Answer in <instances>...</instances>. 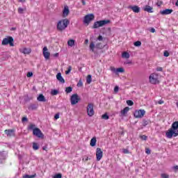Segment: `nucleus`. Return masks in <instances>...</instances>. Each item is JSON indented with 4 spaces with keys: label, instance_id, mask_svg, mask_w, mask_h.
Instances as JSON below:
<instances>
[{
    "label": "nucleus",
    "instance_id": "1",
    "mask_svg": "<svg viewBox=\"0 0 178 178\" xmlns=\"http://www.w3.org/2000/svg\"><path fill=\"white\" fill-rule=\"evenodd\" d=\"M167 138H172L178 136V121H175L172 124L171 128L165 133Z\"/></svg>",
    "mask_w": 178,
    "mask_h": 178
},
{
    "label": "nucleus",
    "instance_id": "2",
    "mask_svg": "<svg viewBox=\"0 0 178 178\" xmlns=\"http://www.w3.org/2000/svg\"><path fill=\"white\" fill-rule=\"evenodd\" d=\"M70 24V21H69L67 19L58 21L56 26L58 31H64V30H66Z\"/></svg>",
    "mask_w": 178,
    "mask_h": 178
},
{
    "label": "nucleus",
    "instance_id": "3",
    "mask_svg": "<svg viewBox=\"0 0 178 178\" xmlns=\"http://www.w3.org/2000/svg\"><path fill=\"white\" fill-rule=\"evenodd\" d=\"M109 23H111V20L109 19L97 21L94 23L92 29H98L99 27L105 26L106 24H109Z\"/></svg>",
    "mask_w": 178,
    "mask_h": 178
},
{
    "label": "nucleus",
    "instance_id": "4",
    "mask_svg": "<svg viewBox=\"0 0 178 178\" xmlns=\"http://www.w3.org/2000/svg\"><path fill=\"white\" fill-rule=\"evenodd\" d=\"M13 38L12 36H8L3 40L1 44L2 45H8L9 44L10 47H14L15 44H13Z\"/></svg>",
    "mask_w": 178,
    "mask_h": 178
},
{
    "label": "nucleus",
    "instance_id": "5",
    "mask_svg": "<svg viewBox=\"0 0 178 178\" xmlns=\"http://www.w3.org/2000/svg\"><path fill=\"white\" fill-rule=\"evenodd\" d=\"M86 111H87L88 115L90 118L94 116V114L95 113V112L94 111V104L92 103H89L88 104Z\"/></svg>",
    "mask_w": 178,
    "mask_h": 178
},
{
    "label": "nucleus",
    "instance_id": "6",
    "mask_svg": "<svg viewBox=\"0 0 178 178\" xmlns=\"http://www.w3.org/2000/svg\"><path fill=\"white\" fill-rule=\"evenodd\" d=\"M144 115H145V110L143 109L136 110L134 113V118L136 119H141L142 118H144Z\"/></svg>",
    "mask_w": 178,
    "mask_h": 178
},
{
    "label": "nucleus",
    "instance_id": "7",
    "mask_svg": "<svg viewBox=\"0 0 178 178\" xmlns=\"http://www.w3.org/2000/svg\"><path fill=\"white\" fill-rule=\"evenodd\" d=\"M95 18L94 14H88L86 15L83 18L84 24H90V22H92V19Z\"/></svg>",
    "mask_w": 178,
    "mask_h": 178
},
{
    "label": "nucleus",
    "instance_id": "8",
    "mask_svg": "<svg viewBox=\"0 0 178 178\" xmlns=\"http://www.w3.org/2000/svg\"><path fill=\"white\" fill-rule=\"evenodd\" d=\"M79 101H80V97H79V95L74 94L71 96V98H70L71 105H76V104L79 103Z\"/></svg>",
    "mask_w": 178,
    "mask_h": 178
},
{
    "label": "nucleus",
    "instance_id": "9",
    "mask_svg": "<svg viewBox=\"0 0 178 178\" xmlns=\"http://www.w3.org/2000/svg\"><path fill=\"white\" fill-rule=\"evenodd\" d=\"M149 80L152 84H156L158 83V74H152L149 77Z\"/></svg>",
    "mask_w": 178,
    "mask_h": 178
},
{
    "label": "nucleus",
    "instance_id": "10",
    "mask_svg": "<svg viewBox=\"0 0 178 178\" xmlns=\"http://www.w3.org/2000/svg\"><path fill=\"white\" fill-rule=\"evenodd\" d=\"M102 156H104V152H102V149L101 148L97 147L96 149V159L97 161H101L102 159Z\"/></svg>",
    "mask_w": 178,
    "mask_h": 178
},
{
    "label": "nucleus",
    "instance_id": "11",
    "mask_svg": "<svg viewBox=\"0 0 178 178\" xmlns=\"http://www.w3.org/2000/svg\"><path fill=\"white\" fill-rule=\"evenodd\" d=\"M33 136H35L38 138H42V137H44V134L39 128L33 129Z\"/></svg>",
    "mask_w": 178,
    "mask_h": 178
},
{
    "label": "nucleus",
    "instance_id": "12",
    "mask_svg": "<svg viewBox=\"0 0 178 178\" xmlns=\"http://www.w3.org/2000/svg\"><path fill=\"white\" fill-rule=\"evenodd\" d=\"M42 54L44 57V59H49V56H51V53L48 51V47H44L42 50Z\"/></svg>",
    "mask_w": 178,
    "mask_h": 178
},
{
    "label": "nucleus",
    "instance_id": "13",
    "mask_svg": "<svg viewBox=\"0 0 178 178\" xmlns=\"http://www.w3.org/2000/svg\"><path fill=\"white\" fill-rule=\"evenodd\" d=\"M173 13V10L166 8L163 10H160L159 13L160 15H171Z\"/></svg>",
    "mask_w": 178,
    "mask_h": 178
},
{
    "label": "nucleus",
    "instance_id": "14",
    "mask_svg": "<svg viewBox=\"0 0 178 178\" xmlns=\"http://www.w3.org/2000/svg\"><path fill=\"white\" fill-rule=\"evenodd\" d=\"M70 13V10H69V7L67 6H65L64 9L63 10V17H67Z\"/></svg>",
    "mask_w": 178,
    "mask_h": 178
},
{
    "label": "nucleus",
    "instance_id": "15",
    "mask_svg": "<svg viewBox=\"0 0 178 178\" xmlns=\"http://www.w3.org/2000/svg\"><path fill=\"white\" fill-rule=\"evenodd\" d=\"M4 131L7 137H13L15 136V131L13 129H6Z\"/></svg>",
    "mask_w": 178,
    "mask_h": 178
},
{
    "label": "nucleus",
    "instance_id": "16",
    "mask_svg": "<svg viewBox=\"0 0 178 178\" xmlns=\"http://www.w3.org/2000/svg\"><path fill=\"white\" fill-rule=\"evenodd\" d=\"M56 79L60 83H61V84H65V79H63V76H62V74L60 72H58L56 74Z\"/></svg>",
    "mask_w": 178,
    "mask_h": 178
},
{
    "label": "nucleus",
    "instance_id": "17",
    "mask_svg": "<svg viewBox=\"0 0 178 178\" xmlns=\"http://www.w3.org/2000/svg\"><path fill=\"white\" fill-rule=\"evenodd\" d=\"M129 9H131L134 13H140V7L137 6H130Z\"/></svg>",
    "mask_w": 178,
    "mask_h": 178
},
{
    "label": "nucleus",
    "instance_id": "18",
    "mask_svg": "<svg viewBox=\"0 0 178 178\" xmlns=\"http://www.w3.org/2000/svg\"><path fill=\"white\" fill-rule=\"evenodd\" d=\"M37 99L39 102H47V99H45V97L42 94L39 95Z\"/></svg>",
    "mask_w": 178,
    "mask_h": 178
},
{
    "label": "nucleus",
    "instance_id": "19",
    "mask_svg": "<svg viewBox=\"0 0 178 178\" xmlns=\"http://www.w3.org/2000/svg\"><path fill=\"white\" fill-rule=\"evenodd\" d=\"M5 159H6V154L1 152H0V163H3L5 162Z\"/></svg>",
    "mask_w": 178,
    "mask_h": 178
},
{
    "label": "nucleus",
    "instance_id": "20",
    "mask_svg": "<svg viewBox=\"0 0 178 178\" xmlns=\"http://www.w3.org/2000/svg\"><path fill=\"white\" fill-rule=\"evenodd\" d=\"M152 7L147 5L143 8V10H145V12H148V13H152L154 11L152 10Z\"/></svg>",
    "mask_w": 178,
    "mask_h": 178
},
{
    "label": "nucleus",
    "instance_id": "21",
    "mask_svg": "<svg viewBox=\"0 0 178 178\" xmlns=\"http://www.w3.org/2000/svg\"><path fill=\"white\" fill-rule=\"evenodd\" d=\"M130 111L129 107H125L123 110L120 111L121 116H126L127 112Z\"/></svg>",
    "mask_w": 178,
    "mask_h": 178
},
{
    "label": "nucleus",
    "instance_id": "22",
    "mask_svg": "<svg viewBox=\"0 0 178 178\" xmlns=\"http://www.w3.org/2000/svg\"><path fill=\"white\" fill-rule=\"evenodd\" d=\"M112 72H114V73H123L124 72V69L123 67H120V68H113Z\"/></svg>",
    "mask_w": 178,
    "mask_h": 178
},
{
    "label": "nucleus",
    "instance_id": "23",
    "mask_svg": "<svg viewBox=\"0 0 178 178\" xmlns=\"http://www.w3.org/2000/svg\"><path fill=\"white\" fill-rule=\"evenodd\" d=\"M21 52H22V54H29L31 53V49L24 48V49H22L21 50Z\"/></svg>",
    "mask_w": 178,
    "mask_h": 178
},
{
    "label": "nucleus",
    "instance_id": "24",
    "mask_svg": "<svg viewBox=\"0 0 178 178\" xmlns=\"http://www.w3.org/2000/svg\"><path fill=\"white\" fill-rule=\"evenodd\" d=\"M96 144H97V138H92L90 140V146L95 147Z\"/></svg>",
    "mask_w": 178,
    "mask_h": 178
},
{
    "label": "nucleus",
    "instance_id": "25",
    "mask_svg": "<svg viewBox=\"0 0 178 178\" xmlns=\"http://www.w3.org/2000/svg\"><path fill=\"white\" fill-rule=\"evenodd\" d=\"M32 147H33V149H34V151H37L38 149H40V146H38V143H33Z\"/></svg>",
    "mask_w": 178,
    "mask_h": 178
},
{
    "label": "nucleus",
    "instance_id": "26",
    "mask_svg": "<svg viewBox=\"0 0 178 178\" xmlns=\"http://www.w3.org/2000/svg\"><path fill=\"white\" fill-rule=\"evenodd\" d=\"M35 129L37 128L35 127V124H31L29 126H28V130H33V131H34Z\"/></svg>",
    "mask_w": 178,
    "mask_h": 178
},
{
    "label": "nucleus",
    "instance_id": "27",
    "mask_svg": "<svg viewBox=\"0 0 178 178\" xmlns=\"http://www.w3.org/2000/svg\"><path fill=\"white\" fill-rule=\"evenodd\" d=\"M37 177V174H34L32 175H25L23 176V178H35Z\"/></svg>",
    "mask_w": 178,
    "mask_h": 178
},
{
    "label": "nucleus",
    "instance_id": "28",
    "mask_svg": "<svg viewBox=\"0 0 178 178\" xmlns=\"http://www.w3.org/2000/svg\"><path fill=\"white\" fill-rule=\"evenodd\" d=\"M148 124H149V120L144 119L143 120V126H144V127H145V126H148Z\"/></svg>",
    "mask_w": 178,
    "mask_h": 178
},
{
    "label": "nucleus",
    "instance_id": "29",
    "mask_svg": "<svg viewBox=\"0 0 178 178\" xmlns=\"http://www.w3.org/2000/svg\"><path fill=\"white\" fill-rule=\"evenodd\" d=\"M91 81H92V76L89 74L87 76L86 82L88 83V84H91Z\"/></svg>",
    "mask_w": 178,
    "mask_h": 178
},
{
    "label": "nucleus",
    "instance_id": "30",
    "mask_svg": "<svg viewBox=\"0 0 178 178\" xmlns=\"http://www.w3.org/2000/svg\"><path fill=\"white\" fill-rule=\"evenodd\" d=\"M67 45H69V47H73L74 45V40H68Z\"/></svg>",
    "mask_w": 178,
    "mask_h": 178
},
{
    "label": "nucleus",
    "instance_id": "31",
    "mask_svg": "<svg viewBox=\"0 0 178 178\" xmlns=\"http://www.w3.org/2000/svg\"><path fill=\"white\" fill-rule=\"evenodd\" d=\"M72 91H73V88L70 86L67 87L65 88V92H67V94H69V93L72 92Z\"/></svg>",
    "mask_w": 178,
    "mask_h": 178
},
{
    "label": "nucleus",
    "instance_id": "32",
    "mask_svg": "<svg viewBox=\"0 0 178 178\" xmlns=\"http://www.w3.org/2000/svg\"><path fill=\"white\" fill-rule=\"evenodd\" d=\"M122 58H126V59H129L130 58V54L127 52L122 53Z\"/></svg>",
    "mask_w": 178,
    "mask_h": 178
},
{
    "label": "nucleus",
    "instance_id": "33",
    "mask_svg": "<svg viewBox=\"0 0 178 178\" xmlns=\"http://www.w3.org/2000/svg\"><path fill=\"white\" fill-rule=\"evenodd\" d=\"M95 48V44H94V42H91L90 44V51H92V52H94V49Z\"/></svg>",
    "mask_w": 178,
    "mask_h": 178
},
{
    "label": "nucleus",
    "instance_id": "34",
    "mask_svg": "<svg viewBox=\"0 0 178 178\" xmlns=\"http://www.w3.org/2000/svg\"><path fill=\"white\" fill-rule=\"evenodd\" d=\"M51 94L52 95H58V94H59V91L58 90H52L51 91Z\"/></svg>",
    "mask_w": 178,
    "mask_h": 178
},
{
    "label": "nucleus",
    "instance_id": "35",
    "mask_svg": "<svg viewBox=\"0 0 178 178\" xmlns=\"http://www.w3.org/2000/svg\"><path fill=\"white\" fill-rule=\"evenodd\" d=\"M102 119H104V120H108V119H109V115H108L107 113H105L102 116Z\"/></svg>",
    "mask_w": 178,
    "mask_h": 178
},
{
    "label": "nucleus",
    "instance_id": "36",
    "mask_svg": "<svg viewBox=\"0 0 178 178\" xmlns=\"http://www.w3.org/2000/svg\"><path fill=\"white\" fill-rule=\"evenodd\" d=\"M127 104L129 105V106H133V105H134V103L131 100H127Z\"/></svg>",
    "mask_w": 178,
    "mask_h": 178
},
{
    "label": "nucleus",
    "instance_id": "37",
    "mask_svg": "<svg viewBox=\"0 0 178 178\" xmlns=\"http://www.w3.org/2000/svg\"><path fill=\"white\" fill-rule=\"evenodd\" d=\"M23 12H24V9H23L22 8L19 7L18 8V13H19V15H23Z\"/></svg>",
    "mask_w": 178,
    "mask_h": 178
},
{
    "label": "nucleus",
    "instance_id": "38",
    "mask_svg": "<svg viewBox=\"0 0 178 178\" xmlns=\"http://www.w3.org/2000/svg\"><path fill=\"white\" fill-rule=\"evenodd\" d=\"M72 72V67L70 65L67 68V70L65 71V74H69Z\"/></svg>",
    "mask_w": 178,
    "mask_h": 178
},
{
    "label": "nucleus",
    "instance_id": "39",
    "mask_svg": "<svg viewBox=\"0 0 178 178\" xmlns=\"http://www.w3.org/2000/svg\"><path fill=\"white\" fill-rule=\"evenodd\" d=\"M134 44L135 45V47H140L141 46V42H140V41H136Z\"/></svg>",
    "mask_w": 178,
    "mask_h": 178
},
{
    "label": "nucleus",
    "instance_id": "40",
    "mask_svg": "<svg viewBox=\"0 0 178 178\" xmlns=\"http://www.w3.org/2000/svg\"><path fill=\"white\" fill-rule=\"evenodd\" d=\"M162 178H169V175L168 174L163 173L161 174Z\"/></svg>",
    "mask_w": 178,
    "mask_h": 178
},
{
    "label": "nucleus",
    "instance_id": "41",
    "mask_svg": "<svg viewBox=\"0 0 178 178\" xmlns=\"http://www.w3.org/2000/svg\"><path fill=\"white\" fill-rule=\"evenodd\" d=\"M77 87H83V82L81 80H79V81L77 83Z\"/></svg>",
    "mask_w": 178,
    "mask_h": 178
},
{
    "label": "nucleus",
    "instance_id": "42",
    "mask_svg": "<svg viewBox=\"0 0 178 178\" xmlns=\"http://www.w3.org/2000/svg\"><path fill=\"white\" fill-rule=\"evenodd\" d=\"M30 108L32 109V111H34V110L37 109V106H35V105L33 104V105H31Z\"/></svg>",
    "mask_w": 178,
    "mask_h": 178
},
{
    "label": "nucleus",
    "instance_id": "43",
    "mask_svg": "<svg viewBox=\"0 0 178 178\" xmlns=\"http://www.w3.org/2000/svg\"><path fill=\"white\" fill-rule=\"evenodd\" d=\"M54 178H62V174H57L54 175Z\"/></svg>",
    "mask_w": 178,
    "mask_h": 178
},
{
    "label": "nucleus",
    "instance_id": "44",
    "mask_svg": "<svg viewBox=\"0 0 178 178\" xmlns=\"http://www.w3.org/2000/svg\"><path fill=\"white\" fill-rule=\"evenodd\" d=\"M26 76L27 77H33V72H28L26 74Z\"/></svg>",
    "mask_w": 178,
    "mask_h": 178
},
{
    "label": "nucleus",
    "instance_id": "45",
    "mask_svg": "<svg viewBox=\"0 0 178 178\" xmlns=\"http://www.w3.org/2000/svg\"><path fill=\"white\" fill-rule=\"evenodd\" d=\"M145 152L146 154H147V155H149V154H151V149H149V148H146Z\"/></svg>",
    "mask_w": 178,
    "mask_h": 178
},
{
    "label": "nucleus",
    "instance_id": "46",
    "mask_svg": "<svg viewBox=\"0 0 178 178\" xmlns=\"http://www.w3.org/2000/svg\"><path fill=\"white\" fill-rule=\"evenodd\" d=\"M163 55H164V56L168 58V56H169V52L168 51H165L163 53Z\"/></svg>",
    "mask_w": 178,
    "mask_h": 178
},
{
    "label": "nucleus",
    "instance_id": "47",
    "mask_svg": "<svg viewBox=\"0 0 178 178\" xmlns=\"http://www.w3.org/2000/svg\"><path fill=\"white\" fill-rule=\"evenodd\" d=\"M114 92H119V86H115L114 88Z\"/></svg>",
    "mask_w": 178,
    "mask_h": 178
},
{
    "label": "nucleus",
    "instance_id": "48",
    "mask_svg": "<svg viewBox=\"0 0 178 178\" xmlns=\"http://www.w3.org/2000/svg\"><path fill=\"white\" fill-rule=\"evenodd\" d=\"M140 138H141L142 140H144L145 141V140H147V136L143 135V136H140Z\"/></svg>",
    "mask_w": 178,
    "mask_h": 178
},
{
    "label": "nucleus",
    "instance_id": "49",
    "mask_svg": "<svg viewBox=\"0 0 178 178\" xmlns=\"http://www.w3.org/2000/svg\"><path fill=\"white\" fill-rule=\"evenodd\" d=\"M54 119H56V120H58V119H59V113H56V114L54 115Z\"/></svg>",
    "mask_w": 178,
    "mask_h": 178
},
{
    "label": "nucleus",
    "instance_id": "50",
    "mask_svg": "<svg viewBox=\"0 0 178 178\" xmlns=\"http://www.w3.org/2000/svg\"><path fill=\"white\" fill-rule=\"evenodd\" d=\"M163 100H159L156 102V104H159V105H162V104H163Z\"/></svg>",
    "mask_w": 178,
    "mask_h": 178
},
{
    "label": "nucleus",
    "instance_id": "51",
    "mask_svg": "<svg viewBox=\"0 0 178 178\" xmlns=\"http://www.w3.org/2000/svg\"><path fill=\"white\" fill-rule=\"evenodd\" d=\"M123 154H129V149H123Z\"/></svg>",
    "mask_w": 178,
    "mask_h": 178
},
{
    "label": "nucleus",
    "instance_id": "52",
    "mask_svg": "<svg viewBox=\"0 0 178 178\" xmlns=\"http://www.w3.org/2000/svg\"><path fill=\"white\" fill-rule=\"evenodd\" d=\"M156 70H157V72H162L163 68H162L161 67H158L156 68Z\"/></svg>",
    "mask_w": 178,
    "mask_h": 178
},
{
    "label": "nucleus",
    "instance_id": "53",
    "mask_svg": "<svg viewBox=\"0 0 178 178\" xmlns=\"http://www.w3.org/2000/svg\"><path fill=\"white\" fill-rule=\"evenodd\" d=\"M22 122H27L29 120V119H27L26 117H24V118H22Z\"/></svg>",
    "mask_w": 178,
    "mask_h": 178
},
{
    "label": "nucleus",
    "instance_id": "54",
    "mask_svg": "<svg viewBox=\"0 0 178 178\" xmlns=\"http://www.w3.org/2000/svg\"><path fill=\"white\" fill-rule=\"evenodd\" d=\"M97 40H98L99 41H102V40H103L102 35H99Z\"/></svg>",
    "mask_w": 178,
    "mask_h": 178
},
{
    "label": "nucleus",
    "instance_id": "55",
    "mask_svg": "<svg viewBox=\"0 0 178 178\" xmlns=\"http://www.w3.org/2000/svg\"><path fill=\"white\" fill-rule=\"evenodd\" d=\"M42 149H43V151H47V149H48V147H47V146H43V147H42Z\"/></svg>",
    "mask_w": 178,
    "mask_h": 178
},
{
    "label": "nucleus",
    "instance_id": "56",
    "mask_svg": "<svg viewBox=\"0 0 178 178\" xmlns=\"http://www.w3.org/2000/svg\"><path fill=\"white\" fill-rule=\"evenodd\" d=\"M150 33H155V29L154 28H152L150 30H149Z\"/></svg>",
    "mask_w": 178,
    "mask_h": 178
},
{
    "label": "nucleus",
    "instance_id": "57",
    "mask_svg": "<svg viewBox=\"0 0 178 178\" xmlns=\"http://www.w3.org/2000/svg\"><path fill=\"white\" fill-rule=\"evenodd\" d=\"M174 170H178V165H175L173 167Z\"/></svg>",
    "mask_w": 178,
    "mask_h": 178
},
{
    "label": "nucleus",
    "instance_id": "58",
    "mask_svg": "<svg viewBox=\"0 0 178 178\" xmlns=\"http://www.w3.org/2000/svg\"><path fill=\"white\" fill-rule=\"evenodd\" d=\"M81 3L83 6H86V1L85 0H81Z\"/></svg>",
    "mask_w": 178,
    "mask_h": 178
},
{
    "label": "nucleus",
    "instance_id": "59",
    "mask_svg": "<svg viewBox=\"0 0 178 178\" xmlns=\"http://www.w3.org/2000/svg\"><path fill=\"white\" fill-rule=\"evenodd\" d=\"M19 2H22V3L26 2V0H19Z\"/></svg>",
    "mask_w": 178,
    "mask_h": 178
},
{
    "label": "nucleus",
    "instance_id": "60",
    "mask_svg": "<svg viewBox=\"0 0 178 178\" xmlns=\"http://www.w3.org/2000/svg\"><path fill=\"white\" fill-rule=\"evenodd\" d=\"M101 45V44H96V47H97V48H99V46Z\"/></svg>",
    "mask_w": 178,
    "mask_h": 178
},
{
    "label": "nucleus",
    "instance_id": "61",
    "mask_svg": "<svg viewBox=\"0 0 178 178\" xmlns=\"http://www.w3.org/2000/svg\"><path fill=\"white\" fill-rule=\"evenodd\" d=\"M54 56H56V57L59 56V54H58V53L55 54H54Z\"/></svg>",
    "mask_w": 178,
    "mask_h": 178
},
{
    "label": "nucleus",
    "instance_id": "62",
    "mask_svg": "<svg viewBox=\"0 0 178 178\" xmlns=\"http://www.w3.org/2000/svg\"><path fill=\"white\" fill-rule=\"evenodd\" d=\"M176 6H178V0L177 1V2L175 3Z\"/></svg>",
    "mask_w": 178,
    "mask_h": 178
},
{
    "label": "nucleus",
    "instance_id": "63",
    "mask_svg": "<svg viewBox=\"0 0 178 178\" xmlns=\"http://www.w3.org/2000/svg\"><path fill=\"white\" fill-rule=\"evenodd\" d=\"M85 161H88V157H86V158L85 159Z\"/></svg>",
    "mask_w": 178,
    "mask_h": 178
},
{
    "label": "nucleus",
    "instance_id": "64",
    "mask_svg": "<svg viewBox=\"0 0 178 178\" xmlns=\"http://www.w3.org/2000/svg\"><path fill=\"white\" fill-rule=\"evenodd\" d=\"M176 105H177V108H178V102L176 103Z\"/></svg>",
    "mask_w": 178,
    "mask_h": 178
}]
</instances>
